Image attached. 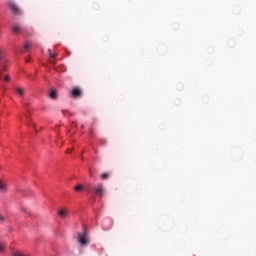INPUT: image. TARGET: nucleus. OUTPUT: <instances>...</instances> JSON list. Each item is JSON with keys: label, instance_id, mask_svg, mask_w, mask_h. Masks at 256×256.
Listing matches in <instances>:
<instances>
[{"label": "nucleus", "instance_id": "obj_1", "mask_svg": "<svg viewBox=\"0 0 256 256\" xmlns=\"http://www.w3.org/2000/svg\"><path fill=\"white\" fill-rule=\"evenodd\" d=\"M7 69V60L3 59V54H0V81L9 82V75L3 76V71Z\"/></svg>", "mask_w": 256, "mask_h": 256}, {"label": "nucleus", "instance_id": "obj_2", "mask_svg": "<svg viewBox=\"0 0 256 256\" xmlns=\"http://www.w3.org/2000/svg\"><path fill=\"white\" fill-rule=\"evenodd\" d=\"M78 243L82 247H87L89 243H91V240L89 239V235H87V232H79L78 233Z\"/></svg>", "mask_w": 256, "mask_h": 256}, {"label": "nucleus", "instance_id": "obj_3", "mask_svg": "<svg viewBox=\"0 0 256 256\" xmlns=\"http://www.w3.org/2000/svg\"><path fill=\"white\" fill-rule=\"evenodd\" d=\"M83 95V92L80 90L79 87H74L70 90V97L73 99H79Z\"/></svg>", "mask_w": 256, "mask_h": 256}, {"label": "nucleus", "instance_id": "obj_4", "mask_svg": "<svg viewBox=\"0 0 256 256\" xmlns=\"http://www.w3.org/2000/svg\"><path fill=\"white\" fill-rule=\"evenodd\" d=\"M9 7L14 15H21V8L15 2H9Z\"/></svg>", "mask_w": 256, "mask_h": 256}, {"label": "nucleus", "instance_id": "obj_5", "mask_svg": "<svg viewBox=\"0 0 256 256\" xmlns=\"http://www.w3.org/2000/svg\"><path fill=\"white\" fill-rule=\"evenodd\" d=\"M14 93H15V95H17L18 97H20V99H25V94L27 93V90H25V88L16 87V88L14 89Z\"/></svg>", "mask_w": 256, "mask_h": 256}, {"label": "nucleus", "instance_id": "obj_6", "mask_svg": "<svg viewBox=\"0 0 256 256\" xmlns=\"http://www.w3.org/2000/svg\"><path fill=\"white\" fill-rule=\"evenodd\" d=\"M93 189L97 197H103V191H104L103 184L99 183L96 186H94Z\"/></svg>", "mask_w": 256, "mask_h": 256}, {"label": "nucleus", "instance_id": "obj_7", "mask_svg": "<svg viewBox=\"0 0 256 256\" xmlns=\"http://www.w3.org/2000/svg\"><path fill=\"white\" fill-rule=\"evenodd\" d=\"M0 191L2 193H7L9 191V182L5 180H0Z\"/></svg>", "mask_w": 256, "mask_h": 256}, {"label": "nucleus", "instance_id": "obj_8", "mask_svg": "<svg viewBox=\"0 0 256 256\" xmlns=\"http://www.w3.org/2000/svg\"><path fill=\"white\" fill-rule=\"evenodd\" d=\"M58 215L61 217V219H65L67 215H69V211L67 209H60L58 211Z\"/></svg>", "mask_w": 256, "mask_h": 256}, {"label": "nucleus", "instance_id": "obj_9", "mask_svg": "<svg viewBox=\"0 0 256 256\" xmlns=\"http://www.w3.org/2000/svg\"><path fill=\"white\" fill-rule=\"evenodd\" d=\"M7 251V242L0 241V255H4Z\"/></svg>", "mask_w": 256, "mask_h": 256}, {"label": "nucleus", "instance_id": "obj_10", "mask_svg": "<svg viewBox=\"0 0 256 256\" xmlns=\"http://www.w3.org/2000/svg\"><path fill=\"white\" fill-rule=\"evenodd\" d=\"M12 31L13 33H21V25L19 24L12 25Z\"/></svg>", "mask_w": 256, "mask_h": 256}, {"label": "nucleus", "instance_id": "obj_11", "mask_svg": "<svg viewBox=\"0 0 256 256\" xmlns=\"http://www.w3.org/2000/svg\"><path fill=\"white\" fill-rule=\"evenodd\" d=\"M12 256H31V255L22 253L20 251H15L12 253Z\"/></svg>", "mask_w": 256, "mask_h": 256}, {"label": "nucleus", "instance_id": "obj_12", "mask_svg": "<svg viewBox=\"0 0 256 256\" xmlns=\"http://www.w3.org/2000/svg\"><path fill=\"white\" fill-rule=\"evenodd\" d=\"M50 99H57V91L52 90L49 94Z\"/></svg>", "mask_w": 256, "mask_h": 256}, {"label": "nucleus", "instance_id": "obj_13", "mask_svg": "<svg viewBox=\"0 0 256 256\" xmlns=\"http://www.w3.org/2000/svg\"><path fill=\"white\" fill-rule=\"evenodd\" d=\"M75 191H83L85 189V186H83L82 184H78L77 186H75Z\"/></svg>", "mask_w": 256, "mask_h": 256}, {"label": "nucleus", "instance_id": "obj_14", "mask_svg": "<svg viewBox=\"0 0 256 256\" xmlns=\"http://www.w3.org/2000/svg\"><path fill=\"white\" fill-rule=\"evenodd\" d=\"M100 178L103 180V181H106L107 179H109V173H104L100 176Z\"/></svg>", "mask_w": 256, "mask_h": 256}, {"label": "nucleus", "instance_id": "obj_15", "mask_svg": "<svg viewBox=\"0 0 256 256\" xmlns=\"http://www.w3.org/2000/svg\"><path fill=\"white\" fill-rule=\"evenodd\" d=\"M29 49H31V44L26 43V44L24 45V51H29Z\"/></svg>", "mask_w": 256, "mask_h": 256}, {"label": "nucleus", "instance_id": "obj_16", "mask_svg": "<svg viewBox=\"0 0 256 256\" xmlns=\"http://www.w3.org/2000/svg\"><path fill=\"white\" fill-rule=\"evenodd\" d=\"M25 118L28 121V123H31V114H25Z\"/></svg>", "mask_w": 256, "mask_h": 256}, {"label": "nucleus", "instance_id": "obj_17", "mask_svg": "<svg viewBox=\"0 0 256 256\" xmlns=\"http://www.w3.org/2000/svg\"><path fill=\"white\" fill-rule=\"evenodd\" d=\"M5 221V216L0 213V223H3Z\"/></svg>", "mask_w": 256, "mask_h": 256}, {"label": "nucleus", "instance_id": "obj_18", "mask_svg": "<svg viewBox=\"0 0 256 256\" xmlns=\"http://www.w3.org/2000/svg\"><path fill=\"white\" fill-rule=\"evenodd\" d=\"M50 57H52V59H54V57H57V54L50 52Z\"/></svg>", "mask_w": 256, "mask_h": 256}, {"label": "nucleus", "instance_id": "obj_19", "mask_svg": "<svg viewBox=\"0 0 256 256\" xmlns=\"http://www.w3.org/2000/svg\"><path fill=\"white\" fill-rule=\"evenodd\" d=\"M30 125H31L32 127H35V123H30Z\"/></svg>", "mask_w": 256, "mask_h": 256}, {"label": "nucleus", "instance_id": "obj_20", "mask_svg": "<svg viewBox=\"0 0 256 256\" xmlns=\"http://www.w3.org/2000/svg\"><path fill=\"white\" fill-rule=\"evenodd\" d=\"M72 150H67V153H71Z\"/></svg>", "mask_w": 256, "mask_h": 256}, {"label": "nucleus", "instance_id": "obj_21", "mask_svg": "<svg viewBox=\"0 0 256 256\" xmlns=\"http://www.w3.org/2000/svg\"><path fill=\"white\" fill-rule=\"evenodd\" d=\"M91 177H93V172H90Z\"/></svg>", "mask_w": 256, "mask_h": 256}, {"label": "nucleus", "instance_id": "obj_22", "mask_svg": "<svg viewBox=\"0 0 256 256\" xmlns=\"http://www.w3.org/2000/svg\"><path fill=\"white\" fill-rule=\"evenodd\" d=\"M24 105H27V103H24Z\"/></svg>", "mask_w": 256, "mask_h": 256}]
</instances>
